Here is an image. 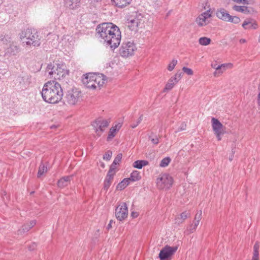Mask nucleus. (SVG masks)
Returning <instances> with one entry per match:
<instances>
[{"instance_id": "c85d7f7f", "label": "nucleus", "mask_w": 260, "mask_h": 260, "mask_svg": "<svg viewBox=\"0 0 260 260\" xmlns=\"http://www.w3.org/2000/svg\"><path fill=\"white\" fill-rule=\"evenodd\" d=\"M141 177L140 175V173L138 171H134L131 174L130 177L128 178L129 179V181H137L141 179Z\"/></svg>"}, {"instance_id": "6e6d98bb", "label": "nucleus", "mask_w": 260, "mask_h": 260, "mask_svg": "<svg viewBox=\"0 0 260 260\" xmlns=\"http://www.w3.org/2000/svg\"><path fill=\"white\" fill-rule=\"evenodd\" d=\"M257 104L260 106V92L258 93L257 96Z\"/></svg>"}, {"instance_id": "37998d69", "label": "nucleus", "mask_w": 260, "mask_h": 260, "mask_svg": "<svg viewBox=\"0 0 260 260\" xmlns=\"http://www.w3.org/2000/svg\"><path fill=\"white\" fill-rule=\"evenodd\" d=\"M182 71L188 75H192L193 74V72L191 69L185 67H183L182 68Z\"/></svg>"}, {"instance_id": "bb28decb", "label": "nucleus", "mask_w": 260, "mask_h": 260, "mask_svg": "<svg viewBox=\"0 0 260 260\" xmlns=\"http://www.w3.org/2000/svg\"><path fill=\"white\" fill-rule=\"evenodd\" d=\"M55 63H50L48 64L46 68V72L48 73L49 76L50 78H53V76H55V73L57 72L55 71Z\"/></svg>"}, {"instance_id": "1a4fd4ad", "label": "nucleus", "mask_w": 260, "mask_h": 260, "mask_svg": "<svg viewBox=\"0 0 260 260\" xmlns=\"http://www.w3.org/2000/svg\"><path fill=\"white\" fill-rule=\"evenodd\" d=\"M211 123L214 135L218 141L221 140V136L226 133L225 127L217 119L213 117L211 119Z\"/></svg>"}, {"instance_id": "13d9d810", "label": "nucleus", "mask_w": 260, "mask_h": 260, "mask_svg": "<svg viewBox=\"0 0 260 260\" xmlns=\"http://www.w3.org/2000/svg\"><path fill=\"white\" fill-rule=\"evenodd\" d=\"M116 165H114L113 166L112 168V170H113V171H114L115 167V166H116Z\"/></svg>"}, {"instance_id": "72a5a7b5", "label": "nucleus", "mask_w": 260, "mask_h": 260, "mask_svg": "<svg viewBox=\"0 0 260 260\" xmlns=\"http://www.w3.org/2000/svg\"><path fill=\"white\" fill-rule=\"evenodd\" d=\"M171 158L169 157H166L163 158L159 164L161 167H166L168 166L169 163L171 162Z\"/></svg>"}, {"instance_id": "864d4df0", "label": "nucleus", "mask_w": 260, "mask_h": 260, "mask_svg": "<svg viewBox=\"0 0 260 260\" xmlns=\"http://www.w3.org/2000/svg\"><path fill=\"white\" fill-rule=\"evenodd\" d=\"M199 223H200V221H199L193 220V224L194 227L197 228V226H198Z\"/></svg>"}, {"instance_id": "a19ab883", "label": "nucleus", "mask_w": 260, "mask_h": 260, "mask_svg": "<svg viewBox=\"0 0 260 260\" xmlns=\"http://www.w3.org/2000/svg\"><path fill=\"white\" fill-rule=\"evenodd\" d=\"M112 152L111 150H108L103 156V159L107 160H109L112 157Z\"/></svg>"}, {"instance_id": "ea45409f", "label": "nucleus", "mask_w": 260, "mask_h": 260, "mask_svg": "<svg viewBox=\"0 0 260 260\" xmlns=\"http://www.w3.org/2000/svg\"><path fill=\"white\" fill-rule=\"evenodd\" d=\"M244 7V6L234 5L233 7V9L235 11L243 13Z\"/></svg>"}, {"instance_id": "f704fd0d", "label": "nucleus", "mask_w": 260, "mask_h": 260, "mask_svg": "<svg viewBox=\"0 0 260 260\" xmlns=\"http://www.w3.org/2000/svg\"><path fill=\"white\" fill-rule=\"evenodd\" d=\"M177 63V59H172L171 62H170V63L168 64V67H167V69L169 71H173L174 70V69L175 68V67L176 66Z\"/></svg>"}, {"instance_id": "0eeeda50", "label": "nucleus", "mask_w": 260, "mask_h": 260, "mask_svg": "<svg viewBox=\"0 0 260 260\" xmlns=\"http://www.w3.org/2000/svg\"><path fill=\"white\" fill-rule=\"evenodd\" d=\"M216 15L220 20L234 24H238L241 21L239 17L231 15L225 9L222 8L217 10Z\"/></svg>"}, {"instance_id": "3c124183", "label": "nucleus", "mask_w": 260, "mask_h": 260, "mask_svg": "<svg viewBox=\"0 0 260 260\" xmlns=\"http://www.w3.org/2000/svg\"><path fill=\"white\" fill-rule=\"evenodd\" d=\"M36 247H37V244L36 243H34L29 246L28 249L29 250H33L36 248Z\"/></svg>"}, {"instance_id": "58836bf2", "label": "nucleus", "mask_w": 260, "mask_h": 260, "mask_svg": "<svg viewBox=\"0 0 260 260\" xmlns=\"http://www.w3.org/2000/svg\"><path fill=\"white\" fill-rule=\"evenodd\" d=\"M142 119H143V115L142 114L140 116V117L138 119L137 121H136V122H134L133 123H132L131 124V126L133 128L136 127L141 123V122L142 121Z\"/></svg>"}, {"instance_id": "4d7b16f0", "label": "nucleus", "mask_w": 260, "mask_h": 260, "mask_svg": "<svg viewBox=\"0 0 260 260\" xmlns=\"http://www.w3.org/2000/svg\"><path fill=\"white\" fill-rule=\"evenodd\" d=\"M240 42L241 43H245V42H246V40H245V39H240Z\"/></svg>"}, {"instance_id": "f3484780", "label": "nucleus", "mask_w": 260, "mask_h": 260, "mask_svg": "<svg viewBox=\"0 0 260 260\" xmlns=\"http://www.w3.org/2000/svg\"><path fill=\"white\" fill-rule=\"evenodd\" d=\"M20 51L19 47L15 43L10 44L5 51L6 56H11L17 55Z\"/></svg>"}, {"instance_id": "603ef678", "label": "nucleus", "mask_w": 260, "mask_h": 260, "mask_svg": "<svg viewBox=\"0 0 260 260\" xmlns=\"http://www.w3.org/2000/svg\"><path fill=\"white\" fill-rule=\"evenodd\" d=\"M27 224L29 225L30 228L31 229L36 224V220H31L30 221V222L29 223H27Z\"/></svg>"}, {"instance_id": "e433bc0d", "label": "nucleus", "mask_w": 260, "mask_h": 260, "mask_svg": "<svg viewBox=\"0 0 260 260\" xmlns=\"http://www.w3.org/2000/svg\"><path fill=\"white\" fill-rule=\"evenodd\" d=\"M122 154L119 153L116 157L115 158L113 163L111 165V167H113L114 165H117L118 164L121 160L122 159Z\"/></svg>"}, {"instance_id": "9b49d317", "label": "nucleus", "mask_w": 260, "mask_h": 260, "mask_svg": "<svg viewBox=\"0 0 260 260\" xmlns=\"http://www.w3.org/2000/svg\"><path fill=\"white\" fill-rule=\"evenodd\" d=\"M115 214L116 218L119 221H122L127 218L128 209L126 203L124 202L119 203L115 209Z\"/></svg>"}, {"instance_id": "a211bd4d", "label": "nucleus", "mask_w": 260, "mask_h": 260, "mask_svg": "<svg viewBox=\"0 0 260 260\" xmlns=\"http://www.w3.org/2000/svg\"><path fill=\"white\" fill-rule=\"evenodd\" d=\"M242 27L245 29H256L258 25L255 20L252 19H247L244 21Z\"/></svg>"}, {"instance_id": "473e14b6", "label": "nucleus", "mask_w": 260, "mask_h": 260, "mask_svg": "<svg viewBox=\"0 0 260 260\" xmlns=\"http://www.w3.org/2000/svg\"><path fill=\"white\" fill-rule=\"evenodd\" d=\"M47 171V167L44 164H41L39 168L38 177H40Z\"/></svg>"}, {"instance_id": "79ce46f5", "label": "nucleus", "mask_w": 260, "mask_h": 260, "mask_svg": "<svg viewBox=\"0 0 260 260\" xmlns=\"http://www.w3.org/2000/svg\"><path fill=\"white\" fill-rule=\"evenodd\" d=\"M111 184V180L105 179L104 184V189L107 190Z\"/></svg>"}, {"instance_id": "b1692460", "label": "nucleus", "mask_w": 260, "mask_h": 260, "mask_svg": "<svg viewBox=\"0 0 260 260\" xmlns=\"http://www.w3.org/2000/svg\"><path fill=\"white\" fill-rule=\"evenodd\" d=\"M189 213L187 212L186 211L183 212L180 214L179 216L176 217L175 218V223L177 224H180L183 222L184 220L187 218V217L189 216Z\"/></svg>"}, {"instance_id": "c03bdc74", "label": "nucleus", "mask_w": 260, "mask_h": 260, "mask_svg": "<svg viewBox=\"0 0 260 260\" xmlns=\"http://www.w3.org/2000/svg\"><path fill=\"white\" fill-rule=\"evenodd\" d=\"M186 123L185 122H182L180 126L179 127H178V128L177 129V130L175 131V133H177L179 132L184 131L186 129Z\"/></svg>"}, {"instance_id": "7c9ffc66", "label": "nucleus", "mask_w": 260, "mask_h": 260, "mask_svg": "<svg viewBox=\"0 0 260 260\" xmlns=\"http://www.w3.org/2000/svg\"><path fill=\"white\" fill-rule=\"evenodd\" d=\"M256 11L255 10L251 7H248L247 6H245L244 7V10H243V14H253L255 13H256Z\"/></svg>"}, {"instance_id": "cd10ccee", "label": "nucleus", "mask_w": 260, "mask_h": 260, "mask_svg": "<svg viewBox=\"0 0 260 260\" xmlns=\"http://www.w3.org/2000/svg\"><path fill=\"white\" fill-rule=\"evenodd\" d=\"M129 184V179L124 178L116 186V189L118 190H122L126 188Z\"/></svg>"}, {"instance_id": "49530a36", "label": "nucleus", "mask_w": 260, "mask_h": 260, "mask_svg": "<svg viewBox=\"0 0 260 260\" xmlns=\"http://www.w3.org/2000/svg\"><path fill=\"white\" fill-rule=\"evenodd\" d=\"M196 229L197 228L194 227L193 223L191 224L187 228V231L188 232V234L194 232L196 231Z\"/></svg>"}, {"instance_id": "39448f33", "label": "nucleus", "mask_w": 260, "mask_h": 260, "mask_svg": "<svg viewBox=\"0 0 260 260\" xmlns=\"http://www.w3.org/2000/svg\"><path fill=\"white\" fill-rule=\"evenodd\" d=\"M81 98V92L77 88L68 90L64 98V103L70 106L76 105Z\"/></svg>"}, {"instance_id": "bf43d9fd", "label": "nucleus", "mask_w": 260, "mask_h": 260, "mask_svg": "<svg viewBox=\"0 0 260 260\" xmlns=\"http://www.w3.org/2000/svg\"><path fill=\"white\" fill-rule=\"evenodd\" d=\"M54 127H55L54 126H52L51 127V128H54Z\"/></svg>"}, {"instance_id": "9d476101", "label": "nucleus", "mask_w": 260, "mask_h": 260, "mask_svg": "<svg viewBox=\"0 0 260 260\" xmlns=\"http://www.w3.org/2000/svg\"><path fill=\"white\" fill-rule=\"evenodd\" d=\"M110 122L102 118L96 119L92 124L98 137H100L105 129L109 126Z\"/></svg>"}, {"instance_id": "c9c22d12", "label": "nucleus", "mask_w": 260, "mask_h": 260, "mask_svg": "<svg viewBox=\"0 0 260 260\" xmlns=\"http://www.w3.org/2000/svg\"><path fill=\"white\" fill-rule=\"evenodd\" d=\"M112 168V167L110 166V170H109L107 176L106 177V179L110 180H112L113 179L114 175L115 173V171H113Z\"/></svg>"}, {"instance_id": "8fccbe9b", "label": "nucleus", "mask_w": 260, "mask_h": 260, "mask_svg": "<svg viewBox=\"0 0 260 260\" xmlns=\"http://www.w3.org/2000/svg\"><path fill=\"white\" fill-rule=\"evenodd\" d=\"M164 0H159L158 1L156 0L155 2V7H159L161 6L164 3Z\"/></svg>"}, {"instance_id": "c756f323", "label": "nucleus", "mask_w": 260, "mask_h": 260, "mask_svg": "<svg viewBox=\"0 0 260 260\" xmlns=\"http://www.w3.org/2000/svg\"><path fill=\"white\" fill-rule=\"evenodd\" d=\"M211 40L207 37H201L199 40V43L203 46H207L210 44Z\"/></svg>"}, {"instance_id": "ddd939ff", "label": "nucleus", "mask_w": 260, "mask_h": 260, "mask_svg": "<svg viewBox=\"0 0 260 260\" xmlns=\"http://www.w3.org/2000/svg\"><path fill=\"white\" fill-rule=\"evenodd\" d=\"M178 246L171 247L168 245H166L160 251L159 257L160 260H168L177 251Z\"/></svg>"}, {"instance_id": "f8f14e48", "label": "nucleus", "mask_w": 260, "mask_h": 260, "mask_svg": "<svg viewBox=\"0 0 260 260\" xmlns=\"http://www.w3.org/2000/svg\"><path fill=\"white\" fill-rule=\"evenodd\" d=\"M54 69L57 72L55 73V76H53V79L55 80L63 79L69 75V71L67 69L64 63H55Z\"/></svg>"}, {"instance_id": "7ed1b4c3", "label": "nucleus", "mask_w": 260, "mask_h": 260, "mask_svg": "<svg viewBox=\"0 0 260 260\" xmlns=\"http://www.w3.org/2000/svg\"><path fill=\"white\" fill-rule=\"evenodd\" d=\"M20 38L23 43L29 47H39L41 44L40 38L35 29L27 28L20 34Z\"/></svg>"}, {"instance_id": "20e7f679", "label": "nucleus", "mask_w": 260, "mask_h": 260, "mask_svg": "<svg viewBox=\"0 0 260 260\" xmlns=\"http://www.w3.org/2000/svg\"><path fill=\"white\" fill-rule=\"evenodd\" d=\"M106 81V77L103 74L88 73L82 79L83 83L89 89H100Z\"/></svg>"}, {"instance_id": "423d86ee", "label": "nucleus", "mask_w": 260, "mask_h": 260, "mask_svg": "<svg viewBox=\"0 0 260 260\" xmlns=\"http://www.w3.org/2000/svg\"><path fill=\"white\" fill-rule=\"evenodd\" d=\"M137 47L133 42L124 41L119 49V54L123 58L134 55Z\"/></svg>"}, {"instance_id": "f257e3e1", "label": "nucleus", "mask_w": 260, "mask_h": 260, "mask_svg": "<svg viewBox=\"0 0 260 260\" xmlns=\"http://www.w3.org/2000/svg\"><path fill=\"white\" fill-rule=\"evenodd\" d=\"M96 37L100 40L115 49L120 44L121 39V31L118 26L112 23L105 22L97 25Z\"/></svg>"}, {"instance_id": "4be33fe9", "label": "nucleus", "mask_w": 260, "mask_h": 260, "mask_svg": "<svg viewBox=\"0 0 260 260\" xmlns=\"http://www.w3.org/2000/svg\"><path fill=\"white\" fill-rule=\"evenodd\" d=\"M121 126V124L120 123H118L117 124H116L115 126H112L110 129L109 134L107 137V141H110L115 137L116 132L119 131Z\"/></svg>"}, {"instance_id": "6e6552de", "label": "nucleus", "mask_w": 260, "mask_h": 260, "mask_svg": "<svg viewBox=\"0 0 260 260\" xmlns=\"http://www.w3.org/2000/svg\"><path fill=\"white\" fill-rule=\"evenodd\" d=\"M173 178L168 174H161L156 179V184L160 189H168L172 185Z\"/></svg>"}, {"instance_id": "dca6fc26", "label": "nucleus", "mask_w": 260, "mask_h": 260, "mask_svg": "<svg viewBox=\"0 0 260 260\" xmlns=\"http://www.w3.org/2000/svg\"><path fill=\"white\" fill-rule=\"evenodd\" d=\"M211 17L210 10H207L201 14L196 20V22L199 26H203L207 25L209 21L208 19Z\"/></svg>"}, {"instance_id": "5fc2aeb1", "label": "nucleus", "mask_w": 260, "mask_h": 260, "mask_svg": "<svg viewBox=\"0 0 260 260\" xmlns=\"http://www.w3.org/2000/svg\"><path fill=\"white\" fill-rule=\"evenodd\" d=\"M112 222H113L112 220H110V221L109 222V223L108 224L107 227V229L108 230H109L112 227V225L111 224H112Z\"/></svg>"}, {"instance_id": "09e8293b", "label": "nucleus", "mask_w": 260, "mask_h": 260, "mask_svg": "<svg viewBox=\"0 0 260 260\" xmlns=\"http://www.w3.org/2000/svg\"><path fill=\"white\" fill-rule=\"evenodd\" d=\"M211 66L212 68L215 70V71H217L220 67V65L218 64L216 61L212 63Z\"/></svg>"}, {"instance_id": "2eb2a0df", "label": "nucleus", "mask_w": 260, "mask_h": 260, "mask_svg": "<svg viewBox=\"0 0 260 260\" xmlns=\"http://www.w3.org/2000/svg\"><path fill=\"white\" fill-rule=\"evenodd\" d=\"M143 23V17L141 14H138L128 21V27L131 30L136 32L138 30V27Z\"/></svg>"}, {"instance_id": "412c9836", "label": "nucleus", "mask_w": 260, "mask_h": 260, "mask_svg": "<svg viewBox=\"0 0 260 260\" xmlns=\"http://www.w3.org/2000/svg\"><path fill=\"white\" fill-rule=\"evenodd\" d=\"M64 3L66 7L69 9L74 10L77 8L80 3V0H64Z\"/></svg>"}, {"instance_id": "4468645a", "label": "nucleus", "mask_w": 260, "mask_h": 260, "mask_svg": "<svg viewBox=\"0 0 260 260\" xmlns=\"http://www.w3.org/2000/svg\"><path fill=\"white\" fill-rule=\"evenodd\" d=\"M182 73L180 71L177 72L174 76H172L168 80L163 90L164 92H167L171 90L182 78Z\"/></svg>"}, {"instance_id": "4c0bfd02", "label": "nucleus", "mask_w": 260, "mask_h": 260, "mask_svg": "<svg viewBox=\"0 0 260 260\" xmlns=\"http://www.w3.org/2000/svg\"><path fill=\"white\" fill-rule=\"evenodd\" d=\"M30 229L31 228L27 223L24 224L22 225L21 229L19 230V232L20 234L24 233L29 231Z\"/></svg>"}, {"instance_id": "393cba45", "label": "nucleus", "mask_w": 260, "mask_h": 260, "mask_svg": "<svg viewBox=\"0 0 260 260\" xmlns=\"http://www.w3.org/2000/svg\"><path fill=\"white\" fill-rule=\"evenodd\" d=\"M149 162L145 160H138L133 163V167L138 169H141L143 167L148 165Z\"/></svg>"}, {"instance_id": "a18cd8bd", "label": "nucleus", "mask_w": 260, "mask_h": 260, "mask_svg": "<svg viewBox=\"0 0 260 260\" xmlns=\"http://www.w3.org/2000/svg\"><path fill=\"white\" fill-rule=\"evenodd\" d=\"M202 212L201 210L198 211L195 215L194 220L200 221L202 219Z\"/></svg>"}, {"instance_id": "de8ad7c7", "label": "nucleus", "mask_w": 260, "mask_h": 260, "mask_svg": "<svg viewBox=\"0 0 260 260\" xmlns=\"http://www.w3.org/2000/svg\"><path fill=\"white\" fill-rule=\"evenodd\" d=\"M149 139L153 144L157 145L159 143V139L157 136H155L154 138H152L150 136Z\"/></svg>"}, {"instance_id": "f03ea898", "label": "nucleus", "mask_w": 260, "mask_h": 260, "mask_svg": "<svg viewBox=\"0 0 260 260\" xmlns=\"http://www.w3.org/2000/svg\"><path fill=\"white\" fill-rule=\"evenodd\" d=\"M41 95L46 102L56 104L62 99L63 90L59 83L54 80L49 81L44 84Z\"/></svg>"}, {"instance_id": "2f4dec72", "label": "nucleus", "mask_w": 260, "mask_h": 260, "mask_svg": "<svg viewBox=\"0 0 260 260\" xmlns=\"http://www.w3.org/2000/svg\"><path fill=\"white\" fill-rule=\"evenodd\" d=\"M238 4H242L244 5H253L255 3L254 0H232Z\"/></svg>"}, {"instance_id": "5701e85b", "label": "nucleus", "mask_w": 260, "mask_h": 260, "mask_svg": "<svg viewBox=\"0 0 260 260\" xmlns=\"http://www.w3.org/2000/svg\"><path fill=\"white\" fill-rule=\"evenodd\" d=\"M72 176H64L60 179L57 182V185L59 187H64L67 186L69 183L70 182L72 178Z\"/></svg>"}, {"instance_id": "a878e982", "label": "nucleus", "mask_w": 260, "mask_h": 260, "mask_svg": "<svg viewBox=\"0 0 260 260\" xmlns=\"http://www.w3.org/2000/svg\"><path fill=\"white\" fill-rule=\"evenodd\" d=\"M259 243L256 242L253 246V256L251 260H259Z\"/></svg>"}, {"instance_id": "aec40b11", "label": "nucleus", "mask_w": 260, "mask_h": 260, "mask_svg": "<svg viewBox=\"0 0 260 260\" xmlns=\"http://www.w3.org/2000/svg\"><path fill=\"white\" fill-rule=\"evenodd\" d=\"M111 1L113 5L122 8L129 5L132 0H111Z\"/></svg>"}, {"instance_id": "6ab92c4d", "label": "nucleus", "mask_w": 260, "mask_h": 260, "mask_svg": "<svg viewBox=\"0 0 260 260\" xmlns=\"http://www.w3.org/2000/svg\"><path fill=\"white\" fill-rule=\"evenodd\" d=\"M233 67V64L231 63H223L220 65L217 71H215L213 73V75L215 77H218L220 76L228 68H231Z\"/></svg>"}]
</instances>
